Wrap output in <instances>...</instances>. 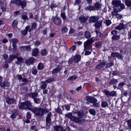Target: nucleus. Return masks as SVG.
I'll return each instance as SVG.
<instances>
[{"label": "nucleus", "mask_w": 131, "mask_h": 131, "mask_svg": "<svg viewBox=\"0 0 131 131\" xmlns=\"http://www.w3.org/2000/svg\"><path fill=\"white\" fill-rule=\"evenodd\" d=\"M85 99L88 102L92 103L97 101V100L94 97L89 96H86L85 97Z\"/></svg>", "instance_id": "nucleus-6"}, {"label": "nucleus", "mask_w": 131, "mask_h": 131, "mask_svg": "<svg viewBox=\"0 0 131 131\" xmlns=\"http://www.w3.org/2000/svg\"><path fill=\"white\" fill-rule=\"evenodd\" d=\"M106 64V62H101L97 64L95 67V68L97 69H101L104 67Z\"/></svg>", "instance_id": "nucleus-12"}, {"label": "nucleus", "mask_w": 131, "mask_h": 131, "mask_svg": "<svg viewBox=\"0 0 131 131\" xmlns=\"http://www.w3.org/2000/svg\"><path fill=\"white\" fill-rule=\"evenodd\" d=\"M105 23L106 25L108 26L112 24V22L110 20H107L105 21Z\"/></svg>", "instance_id": "nucleus-50"}, {"label": "nucleus", "mask_w": 131, "mask_h": 131, "mask_svg": "<svg viewBox=\"0 0 131 131\" xmlns=\"http://www.w3.org/2000/svg\"><path fill=\"white\" fill-rule=\"evenodd\" d=\"M10 3L16 4L19 6H21L22 9H24L27 5L25 1H22L21 0H13L10 1Z\"/></svg>", "instance_id": "nucleus-3"}, {"label": "nucleus", "mask_w": 131, "mask_h": 131, "mask_svg": "<svg viewBox=\"0 0 131 131\" xmlns=\"http://www.w3.org/2000/svg\"><path fill=\"white\" fill-rule=\"evenodd\" d=\"M118 82L117 80L114 79H113L109 82V84H116Z\"/></svg>", "instance_id": "nucleus-32"}, {"label": "nucleus", "mask_w": 131, "mask_h": 131, "mask_svg": "<svg viewBox=\"0 0 131 131\" xmlns=\"http://www.w3.org/2000/svg\"><path fill=\"white\" fill-rule=\"evenodd\" d=\"M10 85L9 83L7 81H5L3 83V85L1 86L2 87L4 88L5 86H9Z\"/></svg>", "instance_id": "nucleus-38"}, {"label": "nucleus", "mask_w": 131, "mask_h": 131, "mask_svg": "<svg viewBox=\"0 0 131 131\" xmlns=\"http://www.w3.org/2000/svg\"><path fill=\"white\" fill-rule=\"evenodd\" d=\"M84 36L85 38H88L91 37V35L90 32L87 31L85 32Z\"/></svg>", "instance_id": "nucleus-34"}, {"label": "nucleus", "mask_w": 131, "mask_h": 131, "mask_svg": "<svg viewBox=\"0 0 131 131\" xmlns=\"http://www.w3.org/2000/svg\"><path fill=\"white\" fill-rule=\"evenodd\" d=\"M18 21L16 20H14L12 22V26L14 28H16L18 24Z\"/></svg>", "instance_id": "nucleus-27"}, {"label": "nucleus", "mask_w": 131, "mask_h": 131, "mask_svg": "<svg viewBox=\"0 0 131 131\" xmlns=\"http://www.w3.org/2000/svg\"><path fill=\"white\" fill-rule=\"evenodd\" d=\"M26 46H22L20 47V49L22 51H26Z\"/></svg>", "instance_id": "nucleus-61"}, {"label": "nucleus", "mask_w": 131, "mask_h": 131, "mask_svg": "<svg viewBox=\"0 0 131 131\" xmlns=\"http://www.w3.org/2000/svg\"><path fill=\"white\" fill-rule=\"evenodd\" d=\"M32 55L33 56H37L39 52V51L37 48H35L32 50Z\"/></svg>", "instance_id": "nucleus-18"}, {"label": "nucleus", "mask_w": 131, "mask_h": 131, "mask_svg": "<svg viewBox=\"0 0 131 131\" xmlns=\"http://www.w3.org/2000/svg\"><path fill=\"white\" fill-rule=\"evenodd\" d=\"M125 84V83L123 82H120L119 84L118 87L119 88H122Z\"/></svg>", "instance_id": "nucleus-60"}, {"label": "nucleus", "mask_w": 131, "mask_h": 131, "mask_svg": "<svg viewBox=\"0 0 131 131\" xmlns=\"http://www.w3.org/2000/svg\"><path fill=\"white\" fill-rule=\"evenodd\" d=\"M124 28V25L122 23H121L119 25L116 27L115 29H116L121 30Z\"/></svg>", "instance_id": "nucleus-21"}, {"label": "nucleus", "mask_w": 131, "mask_h": 131, "mask_svg": "<svg viewBox=\"0 0 131 131\" xmlns=\"http://www.w3.org/2000/svg\"><path fill=\"white\" fill-rule=\"evenodd\" d=\"M32 106L31 103L28 101L19 104L18 106L19 109H28L38 116H43V108L41 107L34 109L31 108L30 107Z\"/></svg>", "instance_id": "nucleus-1"}, {"label": "nucleus", "mask_w": 131, "mask_h": 131, "mask_svg": "<svg viewBox=\"0 0 131 131\" xmlns=\"http://www.w3.org/2000/svg\"><path fill=\"white\" fill-rule=\"evenodd\" d=\"M6 102L8 104H11L16 103V100L9 97L6 98Z\"/></svg>", "instance_id": "nucleus-11"}, {"label": "nucleus", "mask_w": 131, "mask_h": 131, "mask_svg": "<svg viewBox=\"0 0 131 131\" xmlns=\"http://www.w3.org/2000/svg\"><path fill=\"white\" fill-rule=\"evenodd\" d=\"M120 38L119 35H114L112 37V39L114 40H118Z\"/></svg>", "instance_id": "nucleus-33"}, {"label": "nucleus", "mask_w": 131, "mask_h": 131, "mask_svg": "<svg viewBox=\"0 0 131 131\" xmlns=\"http://www.w3.org/2000/svg\"><path fill=\"white\" fill-rule=\"evenodd\" d=\"M37 24L36 22L33 23L32 24V26L30 30L29 31V32L31 31V30L33 29H35L36 27L37 26Z\"/></svg>", "instance_id": "nucleus-37"}, {"label": "nucleus", "mask_w": 131, "mask_h": 131, "mask_svg": "<svg viewBox=\"0 0 131 131\" xmlns=\"http://www.w3.org/2000/svg\"><path fill=\"white\" fill-rule=\"evenodd\" d=\"M13 61L12 59L9 57V58L6 61V62L8 63H10L12 62Z\"/></svg>", "instance_id": "nucleus-64"}, {"label": "nucleus", "mask_w": 131, "mask_h": 131, "mask_svg": "<svg viewBox=\"0 0 131 131\" xmlns=\"http://www.w3.org/2000/svg\"><path fill=\"white\" fill-rule=\"evenodd\" d=\"M106 65L105 68L107 69L110 66H113L114 65V63L112 61H110L109 62L106 63Z\"/></svg>", "instance_id": "nucleus-23"}, {"label": "nucleus", "mask_w": 131, "mask_h": 131, "mask_svg": "<svg viewBox=\"0 0 131 131\" xmlns=\"http://www.w3.org/2000/svg\"><path fill=\"white\" fill-rule=\"evenodd\" d=\"M102 44V43L101 41H98L95 43V45L96 47L100 48Z\"/></svg>", "instance_id": "nucleus-43"}, {"label": "nucleus", "mask_w": 131, "mask_h": 131, "mask_svg": "<svg viewBox=\"0 0 131 131\" xmlns=\"http://www.w3.org/2000/svg\"><path fill=\"white\" fill-rule=\"evenodd\" d=\"M52 115L51 113V112H50L48 114L47 116L46 117V125L48 127L50 126L51 124V116Z\"/></svg>", "instance_id": "nucleus-5"}, {"label": "nucleus", "mask_w": 131, "mask_h": 131, "mask_svg": "<svg viewBox=\"0 0 131 131\" xmlns=\"http://www.w3.org/2000/svg\"><path fill=\"white\" fill-rule=\"evenodd\" d=\"M115 16L117 18L119 19H121L122 18V16L120 14H115V15L114 16Z\"/></svg>", "instance_id": "nucleus-53"}, {"label": "nucleus", "mask_w": 131, "mask_h": 131, "mask_svg": "<svg viewBox=\"0 0 131 131\" xmlns=\"http://www.w3.org/2000/svg\"><path fill=\"white\" fill-rule=\"evenodd\" d=\"M101 6V4L97 2L93 6L94 10H97L100 8Z\"/></svg>", "instance_id": "nucleus-20"}, {"label": "nucleus", "mask_w": 131, "mask_h": 131, "mask_svg": "<svg viewBox=\"0 0 131 131\" xmlns=\"http://www.w3.org/2000/svg\"><path fill=\"white\" fill-rule=\"evenodd\" d=\"M88 18V17L87 16L85 17L83 16L79 17V20L81 23H84L86 21V20Z\"/></svg>", "instance_id": "nucleus-14"}, {"label": "nucleus", "mask_w": 131, "mask_h": 131, "mask_svg": "<svg viewBox=\"0 0 131 131\" xmlns=\"http://www.w3.org/2000/svg\"><path fill=\"white\" fill-rule=\"evenodd\" d=\"M61 16L63 20H65L66 19V17L65 13H61Z\"/></svg>", "instance_id": "nucleus-51"}, {"label": "nucleus", "mask_w": 131, "mask_h": 131, "mask_svg": "<svg viewBox=\"0 0 131 131\" xmlns=\"http://www.w3.org/2000/svg\"><path fill=\"white\" fill-rule=\"evenodd\" d=\"M101 106L103 108H105L108 106V103L105 101H102Z\"/></svg>", "instance_id": "nucleus-24"}, {"label": "nucleus", "mask_w": 131, "mask_h": 131, "mask_svg": "<svg viewBox=\"0 0 131 131\" xmlns=\"http://www.w3.org/2000/svg\"><path fill=\"white\" fill-rule=\"evenodd\" d=\"M34 102L36 103L39 104L40 102L41 101L39 99L36 98L34 99Z\"/></svg>", "instance_id": "nucleus-52"}, {"label": "nucleus", "mask_w": 131, "mask_h": 131, "mask_svg": "<svg viewBox=\"0 0 131 131\" xmlns=\"http://www.w3.org/2000/svg\"><path fill=\"white\" fill-rule=\"evenodd\" d=\"M93 104L92 106L96 107H99L100 105L99 103L96 102H94L93 103Z\"/></svg>", "instance_id": "nucleus-54"}, {"label": "nucleus", "mask_w": 131, "mask_h": 131, "mask_svg": "<svg viewBox=\"0 0 131 131\" xmlns=\"http://www.w3.org/2000/svg\"><path fill=\"white\" fill-rule=\"evenodd\" d=\"M56 112L57 113H59L60 114H61L62 112V111L61 110V109L59 107H58L56 110Z\"/></svg>", "instance_id": "nucleus-56"}, {"label": "nucleus", "mask_w": 131, "mask_h": 131, "mask_svg": "<svg viewBox=\"0 0 131 131\" xmlns=\"http://www.w3.org/2000/svg\"><path fill=\"white\" fill-rule=\"evenodd\" d=\"M38 94L37 93H32L29 94V95L34 99L36 98L35 97L37 96Z\"/></svg>", "instance_id": "nucleus-29"}, {"label": "nucleus", "mask_w": 131, "mask_h": 131, "mask_svg": "<svg viewBox=\"0 0 131 131\" xmlns=\"http://www.w3.org/2000/svg\"><path fill=\"white\" fill-rule=\"evenodd\" d=\"M21 18L25 20H28V17L26 14H23L21 16Z\"/></svg>", "instance_id": "nucleus-45"}, {"label": "nucleus", "mask_w": 131, "mask_h": 131, "mask_svg": "<svg viewBox=\"0 0 131 131\" xmlns=\"http://www.w3.org/2000/svg\"><path fill=\"white\" fill-rule=\"evenodd\" d=\"M93 41V40L92 38L88 40L85 41L84 43V48L86 50H89L90 48H91L92 45H91Z\"/></svg>", "instance_id": "nucleus-4"}, {"label": "nucleus", "mask_w": 131, "mask_h": 131, "mask_svg": "<svg viewBox=\"0 0 131 131\" xmlns=\"http://www.w3.org/2000/svg\"><path fill=\"white\" fill-rule=\"evenodd\" d=\"M128 127V129H131V120H129L127 121Z\"/></svg>", "instance_id": "nucleus-47"}, {"label": "nucleus", "mask_w": 131, "mask_h": 131, "mask_svg": "<svg viewBox=\"0 0 131 131\" xmlns=\"http://www.w3.org/2000/svg\"><path fill=\"white\" fill-rule=\"evenodd\" d=\"M11 42L13 43V44H15L16 45H17L16 43L18 42V40L15 38H13L11 39L10 41Z\"/></svg>", "instance_id": "nucleus-41"}, {"label": "nucleus", "mask_w": 131, "mask_h": 131, "mask_svg": "<svg viewBox=\"0 0 131 131\" xmlns=\"http://www.w3.org/2000/svg\"><path fill=\"white\" fill-rule=\"evenodd\" d=\"M26 50L27 51H30L31 49L30 46H26Z\"/></svg>", "instance_id": "nucleus-63"}, {"label": "nucleus", "mask_w": 131, "mask_h": 131, "mask_svg": "<svg viewBox=\"0 0 131 131\" xmlns=\"http://www.w3.org/2000/svg\"><path fill=\"white\" fill-rule=\"evenodd\" d=\"M117 57L118 59H119L123 60V56L121 54H119V53L118 54Z\"/></svg>", "instance_id": "nucleus-55"}, {"label": "nucleus", "mask_w": 131, "mask_h": 131, "mask_svg": "<svg viewBox=\"0 0 131 131\" xmlns=\"http://www.w3.org/2000/svg\"><path fill=\"white\" fill-rule=\"evenodd\" d=\"M85 9L86 10H94V8L93 6H89L86 7Z\"/></svg>", "instance_id": "nucleus-35"}, {"label": "nucleus", "mask_w": 131, "mask_h": 131, "mask_svg": "<svg viewBox=\"0 0 131 131\" xmlns=\"http://www.w3.org/2000/svg\"><path fill=\"white\" fill-rule=\"evenodd\" d=\"M78 115L79 117L73 116L71 113H68L65 114L66 117L69 118L70 120L74 121L75 123H82L84 122L85 120L84 119H81L84 115L82 112H78Z\"/></svg>", "instance_id": "nucleus-2"}, {"label": "nucleus", "mask_w": 131, "mask_h": 131, "mask_svg": "<svg viewBox=\"0 0 131 131\" xmlns=\"http://www.w3.org/2000/svg\"><path fill=\"white\" fill-rule=\"evenodd\" d=\"M18 55V53H17L16 54H13L10 55L9 57L12 59L13 61L14 59L16 58Z\"/></svg>", "instance_id": "nucleus-36"}, {"label": "nucleus", "mask_w": 131, "mask_h": 131, "mask_svg": "<svg viewBox=\"0 0 131 131\" xmlns=\"http://www.w3.org/2000/svg\"><path fill=\"white\" fill-rule=\"evenodd\" d=\"M17 115V114L15 113H13L10 116L11 118L14 119L16 118Z\"/></svg>", "instance_id": "nucleus-59"}, {"label": "nucleus", "mask_w": 131, "mask_h": 131, "mask_svg": "<svg viewBox=\"0 0 131 131\" xmlns=\"http://www.w3.org/2000/svg\"><path fill=\"white\" fill-rule=\"evenodd\" d=\"M44 67L43 64L41 62L39 63L37 66L38 69L39 70H42Z\"/></svg>", "instance_id": "nucleus-26"}, {"label": "nucleus", "mask_w": 131, "mask_h": 131, "mask_svg": "<svg viewBox=\"0 0 131 131\" xmlns=\"http://www.w3.org/2000/svg\"><path fill=\"white\" fill-rule=\"evenodd\" d=\"M117 31L115 30H113L111 32V34H112L114 35H115L116 34H117Z\"/></svg>", "instance_id": "nucleus-58"}, {"label": "nucleus", "mask_w": 131, "mask_h": 131, "mask_svg": "<svg viewBox=\"0 0 131 131\" xmlns=\"http://www.w3.org/2000/svg\"><path fill=\"white\" fill-rule=\"evenodd\" d=\"M90 113L93 115H95V114L96 112L95 110L93 109H91L89 110Z\"/></svg>", "instance_id": "nucleus-42"}, {"label": "nucleus", "mask_w": 131, "mask_h": 131, "mask_svg": "<svg viewBox=\"0 0 131 131\" xmlns=\"http://www.w3.org/2000/svg\"><path fill=\"white\" fill-rule=\"evenodd\" d=\"M35 59L33 57H31L26 60L25 63L27 65H29L32 63L34 61Z\"/></svg>", "instance_id": "nucleus-13"}, {"label": "nucleus", "mask_w": 131, "mask_h": 131, "mask_svg": "<svg viewBox=\"0 0 131 131\" xmlns=\"http://www.w3.org/2000/svg\"><path fill=\"white\" fill-rule=\"evenodd\" d=\"M121 3V1L119 0H114L112 2V4L114 6V7L119 6Z\"/></svg>", "instance_id": "nucleus-15"}, {"label": "nucleus", "mask_w": 131, "mask_h": 131, "mask_svg": "<svg viewBox=\"0 0 131 131\" xmlns=\"http://www.w3.org/2000/svg\"><path fill=\"white\" fill-rule=\"evenodd\" d=\"M99 19L98 16H95L91 17L89 19V21L91 23L95 22Z\"/></svg>", "instance_id": "nucleus-9"}, {"label": "nucleus", "mask_w": 131, "mask_h": 131, "mask_svg": "<svg viewBox=\"0 0 131 131\" xmlns=\"http://www.w3.org/2000/svg\"><path fill=\"white\" fill-rule=\"evenodd\" d=\"M125 3L128 7L131 6V1L130 0H125Z\"/></svg>", "instance_id": "nucleus-39"}, {"label": "nucleus", "mask_w": 131, "mask_h": 131, "mask_svg": "<svg viewBox=\"0 0 131 131\" xmlns=\"http://www.w3.org/2000/svg\"><path fill=\"white\" fill-rule=\"evenodd\" d=\"M117 95L116 92V91H112L110 92V96H116Z\"/></svg>", "instance_id": "nucleus-48"}, {"label": "nucleus", "mask_w": 131, "mask_h": 131, "mask_svg": "<svg viewBox=\"0 0 131 131\" xmlns=\"http://www.w3.org/2000/svg\"><path fill=\"white\" fill-rule=\"evenodd\" d=\"M78 77L76 75L72 76L68 79V81H74Z\"/></svg>", "instance_id": "nucleus-28"}, {"label": "nucleus", "mask_w": 131, "mask_h": 131, "mask_svg": "<svg viewBox=\"0 0 131 131\" xmlns=\"http://www.w3.org/2000/svg\"><path fill=\"white\" fill-rule=\"evenodd\" d=\"M62 69V67L61 66H58L56 68L54 69L52 71V74L55 75L57 74L58 72H60Z\"/></svg>", "instance_id": "nucleus-10"}, {"label": "nucleus", "mask_w": 131, "mask_h": 131, "mask_svg": "<svg viewBox=\"0 0 131 131\" xmlns=\"http://www.w3.org/2000/svg\"><path fill=\"white\" fill-rule=\"evenodd\" d=\"M53 22L57 25L60 26L61 23V20L59 18L57 17L53 19Z\"/></svg>", "instance_id": "nucleus-8"}, {"label": "nucleus", "mask_w": 131, "mask_h": 131, "mask_svg": "<svg viewBox=\"0 0 131 131\" xmlns=\"http://www.w3.org/2000/svg\"><path fill=\"white\" fill-rule=\"evenodd\" d=\"M45 81H41V83L42 84L41 88L42 89H45L47 87V85Z\"/></svg>", "instance_id": "nucleus-30"}, {"label": "nucleus", "mask_w": 131, "mask_h": 131, "mask_svg": "<svg viewBox=\"0 0 131 131\" xmlns=\"http://www.w3.org/2000/svg\"><path fill=\"white\" fill-rule=\"evenodd\" d=\"M118 53L117 52H113L111 54V57L113 58L117 57Z\"/></svg>", "instance_id": "nucleus-46"}, {"label": "nucleus", "mask_w": 131, "mask_h": 131, "mask_svg": "<svg viewBox=\"0 0 131 131\" xmlns=\"http://www.w3.org/2000/svg\"><path fill=\"white\" fill-rule=\"evenodd\" d=\"M17 58V61L16 62L17 64H20L22 63L23 59L21 57H18Z\"/></svg>", "instance_id": "nucleus-31"}, {"label": "nucleus", "mask_w": 131, "mask_h": 131, "mask_svg": "<svg viewBox=\"0 0 131 131\" xmlns=\"http://www.w3.org/2000/svg\"><path fill=\"white\" fill-rule=\"evenodd\" d=\"M121 10V8L119 7V6H116V7H114V11L112 12L111 14L113 16H114L115 15V14L119 12Z\"/></svg>", "instance_id": "nucleus-7"}, {"label": "nucleus", "mask_w": 131, "mask_h": 131, "mask_svg": "<svg viewBox=\"0 0 131 131\" xmlns=\"http://www.w3.org/2000/svg\"><path fill=\"white\" fill-rule=\"evenodd\" d=\"M48 53V51L46 49H43L41 51V54L42 56L46 55Z\"/></svg>", "instance_id": "nucleus-25"}, {"label": "nucleus", "mask_w": 131, "mask_h": 131, "mask_svg": "<svg viewBox=\"0 0 131 131\" xmlns=\"http://www.w3.org/2000/svg\"><path fill=\"white\" fill-rule=\"evenodd\" d=\"M54 80V78H51L48 79L45 81L46 83H48L52 82Z\"/></svg>", "instance_id": "nucleus-44"}, {"label": "nucleus", "mask_w": 131, "mask_h": 131, "mask_svg": "<svg viewBox=\"0 0 131 131\" xmlns=\"http://www.w3.org/2000/svg\"><path fill=\"white\" fill-rule=\"evenodd\" d=\"M102 20L98 21L95 24L94 26L96 28H99L102 26Z\"/></svg>", "instance_id": "nucleus-16"}, {"label": "nucleus", "mask_w": 131, "mask_h": 131, "mask_svg": "<svg viewBox=\"0 0 131 131\" xmlns=\"http://www.w3.org/2000/svg\"><path fill=\"white\" fill-rule=\"evenodd\" d=\"M54 128L55 131H63V129L62 127L60 125L56 126Z\"/></svg>", "instance_id": "nucleus-19"}, {"label": "nucleus", "mask_w": 131, "mask_h": 131, "mask_svg": "<svg viewBox=\"0 0 131 131\" xmlns=\"http://www.w3.org/2000/svg\"><path fill=\"white\" fill-rule=\"evenodd\" d=\"M68 29L66 26H64L61 29V31L62 33H65L68 31Z\"/></svg>", "instance_id": "nucleus-40"}, {"label": "nucleus", "mask_w": 131, "mask_h": 131, "mask_svg": "<svg viewBox=\"0 0 131 131\" xmlns=\"http://www.w3.org/2000/svg\"><path fill=\"white\" fill-rule=\"evenodd\" d=\"M26 117L27 119H30L31 118V115L29 112H28L27 113Z\"/></svg>", "instance_id": "nucleus-57"}, {"label": "nucleus", "mask_w": 131, "mask_h": 131, "mask_svg": "<svg viewBox=\"0 0 131 131\" xmlns=\"http://www.w3.org/2000/svg\"><path fill=\"white\" fill-rule=\"evenodd\" d=\"M103 92L106 96H110V92L109 91L106 90H104Z\"/></svg>", "instance_id": "nucleus-49"}, {"label": "nucleus", "mask_w": 131, "mask_h": 131, "mask_svg": "<svg viewBox=\"0 0 131 131\" xmlns=\"http://www.w3.org/2000/svg\"><path fill=\"white\" fill-rule=\"evenodd\" d=\"M37 72V71L36 69H34L32 70V73L34 75H36Z\"/></svg>", "instance_id": "nucleus-62"}, {"label": "nucleus", "mask_w": 131, "mask_h": 131, "mask_svg": "<svg viewBox=\"0 0 131 131\" xmlns=\"http://www.w3.org/2000/svg\"><path fill=\"white\" fill-rule=\"evenodd\" d=\"M12 46L13 53H17L18 52V50L17 48V45H16L15 44H13Z\"/></svg>", "instance_id": "nucleus-22"}, {"label": "nucleus", "mask_w": 131, "mask_h": 131, "mask_svg": "<svg viewBox=\"0 0 131 131\" xmlns=\"http://www.w3.org/2000/svg\"><path fill=\"white\" fill-rule=\"evenodd\" d=\"M81 59V56L79 55L75 56L73 58V60L74 62L76 63L78 62Z\"/></svg>", "instance_id": "nucleus-17"}]
</instances>
